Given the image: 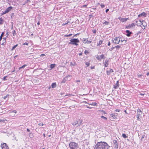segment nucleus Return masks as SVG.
<instances>
[{
    "mask_svg": "<svg viewBox=\"0 0 149 149\" xmlns=\"http://www.w3.org/2000/svg\"><path fill=\"white\" fill-rule=\"evenodd\" d=\"M109 146L105 142L101 141L98 142L95 145L94 149H108Z\"/></svg>",
    "mask_w": 149,
    "mask_h": 149,
    "instance_id": "1",
    "label": "nucleus"
},
{
    "mask_svg": "<svg viewBox=\"0 0 149 149\" xmlns=\"http://www.w3.org/2000/svg\"><path fill=\"white\" fill-rule=\"evenodd\" d=\"M69 146L70 149H77L78 148V143L74 142H70L69 144Z\"/></svg>",
    "mask_w": 149,
    "mask_h": 149,
    "instance_id": "2",
    "label": "nucleus"
},
{
    "mask_svg": "<svg viewBox=\"0 0 149 149\" xmlns=\"http://www.w3.org/2000/svg\"><path fill=\"white\" fill-rule=\"evenodd\" d=\"M70 42L69 43V44H71L73 45H75L76 46L78 45V44L77 43H79V40L77 39L72 38L70 40Z\"/></svg>",
    "mask_w": 149,
    "mask_h": 149,
    "instance_id": "3",
    "label": "nucleus"
},
{
    "mask_svg": "<svg viewBox=\"0 0 149 149\" xmlns=\"http://www.w3.org/2000/svg\"><path fill=\"white\" fill-rule=\"evenodd\" d=\"M120 41V38L119 37H116L112 39V41L115 44H118Z\"/></svg>",
    "mask_w": 149,
    "mask_h": 149,
    "instance_id": "4",
    "label": "nucleus"
},
{
    "mask_svg": "<svg viewBox=\"0 0 149 149\" xmlns=\"http://www.w3.org/2000/svg\"><path fill=\"white\" fill-rule=\"evenodd\" d=\"M112 145L114 146L115 148L117 149L118 148V143L117 141L116 140H114L113 141Z\"/></svg>",
    "mask_w": 149,
    "mask_h": 149,
    "instance_id": "5",
    "label": "nucleus"
},
{
    "mask_svg": "<svg viewBox=\"0 0 149 149\" xmlns=\"http://www.w3.org/2000/svg\"><path fill=\"white\" fill-rule=\"evenodd\" d=\"M140 26L143 29H145L146 26H147V24L145 21H141V23Z\"/></svg>",
    "mask_w": 149,
    "mask_h": 149,
    "instance_id": "6",
    "label": "nucleus"
},
{
    "mask_svg": "<svg viewBox=\"0 0 149 149\" xmlns=\"http://www.w3.org/2000/svg\"><path fill=\"white\" fill-rule=\"evenodd\" d=\"M17 113V111L15 110H13L10 111L9 112L10 116L11 117H14L15 116V114L14 113Z\"/></svg>",
    "mask_w": 149,
    "mask_h": 149,
    "instance_id": "7",
    "label": "nucleus"
},
{
    "mask_svg": "<svg viewBox=\"0 0 149 149\" xmlns=\"http://www.w3.org/2000/svg\"><path fill=\"white\" fill-rule=\"evenodd\" d=\"M2 149H9V148L6 143H3L1 145Z\"/></svg>",
    "mask_w": 149,
    "mask_h": 149,
    "instance_id": "8",
    "label": "nucleus"
},
{
    "mask_svg": "<svg viewBox=\"0 0 149 149\" xmlns=\"http://www.w3.org/2000/svg\"><path fill=\"white\" fill-rule=\"evenodd\" d=\"M135 25L134 23H132L130 24L129 25L127 26H126V28L127 29H130L132 28H134V27Z\"/></svg>",
    "mask_w": 149,
    "mask_h": 149,
    "instance_id": "9",
    "label": "nucleus"
},
{
    "mask_svg": "<svg viewBox=\"0 0 149 149\" xmlns=\"http://www.w3.org/2000/svg\"><path fill=\"white\" fill-rule=\"evenodd\" d=\"M119 20H120L122 22H125L128 19V18H122L121 17H120L118 18Z\"/></svg>",
    "mask_w": 149,
    "mask_h": 149,
    "instance_id": "10",
    "label": "nucleus"
},
{
    "mask_svg": "<svg viewBox=\"0 0 149 149\" xmlns=\"http://www.w3.org/2000/svg\"><path fill=\"white\" fill-rule=\"evenodd\" d=\"M113 70L112 69H110L109 70H107L106 72L107 73V75H110V74L113 72Z\"/></svg>",
    "mask_w": 149,
    "mask_h": 149,
    "instance_id": "11",
    "label": "nucleus"
},
{
    "mask_svg": "<svg viewBox=\"0 0 149 149\" xmlns=\"http://www.w3.org/2000/svg\"><path fill=\"white\" fill-rule=\"evenodd\" d=\"M119 83L118 81H117L116 83L113 86L114 88L115 89H117L119 87Z\"/></svg>",
    "mask_w": 149,
    "mask_h": 149,
    "instance_id": "12",
    "label": "nucleus"
},
{
    "mask_svg": "<svg viewBox=\"0 0 149 149\" xmlns=\"http://www.w3.org/2000/svg\"><path fill=\"white\" fill-rule=\"evenodd\" d=\"M13 8L12 6H10L7 8L6 10L5 11L6 13H8Z\"/></svg>",
    "mask_w": 149,
    "mask_h": 149,
    "instance_id": "13",
    "label": "nucleus"
},
{
    "mask_svg": "<svg viewBox=\"0 0 149 149\" xmlns=\"http://www.w3.org/2000/svg\"><path fill=\"white\" fill-rule=\"evenodd\" d=\"M142 113V112L141 111L140 109H137V115L138 116H140Z\"/></svg>",
    "mask_w": 149,
    "mask_h": 149,
    "instance_id": "14",
    "label": "nucleus"
},
{
    "mask_svg": "<svg viewBox=\"0 0 149 149\" xmlns=\"http://www.w3.org/2000/svg\"><path fill=\"white\" fill-rule=\"evenodd\" d=\"M126 32L127 33L126 35L128 37L130 36L131 34H132V32H130L128 30H126Z\"/></svg>",
    "mask_w": 149,
    "mask_h": 149,
    "instance_id": "15",
    "label": "nucleus"
},
{
    "mask_svg": "<svg viewBox=\"0 0 149 149\" xmlns=\"http://www.w3.org/2000/svg\"><path fill=\"white\" fill-rule=\"evenodd\" d=\"M104 66L105 67H106L108 66V60H105L104 62Z\"/></svg>",
    "mask_w": 149,
    "mask_h": 149,
    "instance_id": "16",
    "label": "nucleus"
},
{
    "mask_svg": "<svg viewBox=\"0 0 149 149\" xmlns=\"http://www.w3.org/2000/svg\"><path fill=\"white\" fill-rule=\"evenodd\" d=\"M135 22L137 25H140V24L141 23V21L140 20H136L135 21Z\"/></svg>",
    "mask_w": 149,
    "mask_h": 149,
    "instance_id": "17",
    "label": "nucleus"
},
{
    "mask_svg": "<svg viewBox=\"0 0 149 149\" xmlns=\"http://www.w3.org/2000/svg\"><path fill=\"white\" fill-rule=\"evenodd\" d=\"M83 42L85 44H86L88 42V40L87 39L85 38H83L82 40Z\"/></svg>",
    "mask_w": 149,
    "mask_h": 149,
    "instance_id": "18",
    "label": "nucleus"
},
{
    "mask_svg": "<svg viewBox=\"0 0 149 149\" xmlns=\"http://www.w3.org/2000/svg\"><path fill=\"white\" fill-rule=\"evenodd\" d=\"M104 57V55L103 54H102L100 55V56H98L97 57V58L98 60H100L102 58H103Z\"/></svg>",
    "mask_w": 149,
    "mask_h": 149,
    "instance_id": "19",
    "label": "nucleus"
},
{
    "mask_svg": "<svg viewBox=\"0 0 149 149\" xmlns=\"http://www.w3.org/2000/svg\"><path fill=\"white\" fill-rule=\"evenodd\" d=\"M146 14L144 12H143L142 13H141L140 14H139L138 15V17H140L142 16H146Z\"/></svg>",
    "mask_w": 149,
    "mask_h": 149,
    "instance_id": "20",
    "label": "nucleus"
},
{
    "mask_svg": "<svg viewBox=\"0 0 149 149\" xmlns=\"http://www.w3.org/2000/svg\"><path fill=\"white\" fill-rule=\"evenodd\" d=\"M78 125H80L82 123V122H83V120L82 119H79V120L78 121Z\"/></svg>",
    "mask_w": 149,
    "mask_h": 149,
    "instance_id": "21",
    "label": "nucleus"
},
{
    "mask_svg": "<svg viewBox=\"0 0 149 149\" xmlns=\"http://www.w3.org/2000/svg\"><path fill=\"white\" fill-rule=\"evenodd\" d=\"M56 86V83H52V88H54Z\"/></svg>",
    "mask_w": 149,
    "mask_h": 149,
    "instance_id": "22",
    "label": "nucleus"
},
{
    "mask_svg": "<svg viewBox=\"0 0 149 149\" xmlns=\"http://www.w3.org/2000/svg\"><path fill=\"white\" fill-rule=\"evenodd\" d=\"M109 24V22H107V21H105L103 23V24L104 25H108V24Z\"/></svg>",
    "mask_w": 149,
    "mask_h": 149,
    "instance_id": "23",
    "label": "nucleus"
},
{
    "mask_svg": "<svg viewBox=\"0 0 149 149\" xmlns=\"http://www.w3.org/2000/svg\"><path fill=\"white\" fill-rule=\"evenodd\" d=\"M77 124L78 125V121H75L72 123V125L74 126H76Z\"/></svg>",
    "mask_w": 149,
    "mask_h": 149,
    "instance_id": "24",
    "label": "nucleus"
},
{
    "mask_svg": "<svg viewBox=\"0 0 149 149\" xmlns=\"http://www.w3.org/2000/svg\"><path fill=\"white\" fill-rule=\"evenodd\" d=\"M102 40H100L99 41L98 43L97 44V46H100V45H101L102 44Z\"/></svg>",
    "mask_w": 149,
    "mask_h": 149,
    "instance_id": "25",
    "label": "nucleus"
},
{
    "mask_svg": "<svg viewBox=\"0 0 149 149\" xmlns=\"http://www.w3.org/2000/svg\"><path fill=\"white\" fill-rule=\"evenodd\" d=\"M27 65L26 64L24 65L23 66H22V67H20L19 68V69L20 70L21 68H25L26 66H27Z\"/></svg>",
    "mask_w": 149,
    "mask_h": 149,
    "instance_id": "26",
    "label": "nucleus"
},
{
    "mask_svg": "<svg viewBox=\"0 0 149 149\" xmlns=\"http://www.w3.org/2000/svg\"><path fill=\"white\" fill-rule=\"evenodd\" d=\"M55 64H51L50 65V68L52 69L55 67Z\"/></svg>",
    "mask_w": 149,
    "mask_h": 149,
    "instance_id": "27",
    "label": "nucleus"
},
{
    "mask_svg": "<svg viewBox=\"0 0 149 149\" xmlns=\"http://www.w3.org/2000/svg\"><path fill=\"white\" fill-rule=\"evenodd\" d=\"M4 33L2 32L1 35V36H0V40L1 41L2 39V37L4 35Z\"/></svg>",
    "mask_w": 149,
    "mask_h": 149,
    "instance_id": "28",
    "label": "nucleus"
},
{
    "mask_svg": "<svg viewBox=\"0 0 149 149\" xmlns=\"http://www.w3.org/2000/svg\"><path fill=\"white\" fill-rule=\"evenodd\" d=\"M29 136L31 138H32L33 137V134L31 132L29 134Z\"/></svg>",
    "mask_w": 149,
    "mask_h": 149,
    "instance_id": "29",
    "label": "nucleus"
},
{
    "mask_svg": "<svg viewBox=\"0 0 149 149\" xmlns=\"http://www.w3.org/2000/svg\"><path fill=\"white\" fill-rule=\"evenodd\" d=\"M122 136L124 138H126L127 137V136H126V134H122Z\"/></svg>",
    "mask_w": 149,
    "mask_h": 149,
    "instance_id": "30",
    "label": "nucleus"
},
{
    "mask_svg": "<svg viewBox=\"0 0 149 149\" xmlns=\"http://www.w3.org/2000/svg\"><path fill=\"white\" fill-rule=\"evenodd\" d=\"M17 45H14L12 47V49H11V50H13L17 46Z\"/></svg>",
    "mask_w": 149,
    "mask_h": 149,
    "instance_id": "31",
    "label": "nucleus"
},
{
    "mask_svg": "<svg viewBox=\"0 0 149 149\" xmlns=\"http://www.w3.org/2000/svg\"><path fill=\"white\" fill-rule=\"evenodd\" d=\"M101 118H103V119L104 120H106H106H107V118L106 117H104V116H101Z\"/></svg>",
    "mask_w": 149,
    "mask_h": 149,
    "instance_id": "32",
    "label": "nucleus"
},
{
    "mask_svg": "<svg viewBox=\"0 0 149 149\" xmlns=\"http://www.w3.org/2000/svg\"><path fill=\"white\" fill-rule=\"evenodd\" d=\"M3 23V19L2 18H0V24H2Z\"/></svg>",
    "mask_w": 149,
    "mask_h": 149,
    "instance_id": "33",
    "label": "nucleus"
},
{
    "mask_svg": "<svg viewBox=\"0 0 149 149\" xmlns=\"http://www.w3.org/2000/svg\"><path fill=\"white\" fill-rule=\"evenodd\" d=\"M5 121H7V120L5 119H3V120H0V122H3V123H4Z\"/></svg>",
    "mask_w": 149,
    "mask_h": 149,
    "instance_id": "34",
    "label": "nucleus"
},
{
    "mask_svg": "<svg viewBox=\"0 0 149 149\" xmlns=\"http://www.w3.org/2000/svg\"><path fill=\"white\" fill-rule=\"evenodd\" d=\"M115 47L117 49H119L120 48V46L119 45H117V46H115Z\"/></svg>",
    "mask_w": 149,
    "mask_h": 149,
    "instance_id": "35",
    "label": "nucleus"
},
{
    "mask_svg": "<svg viewBox=\"0 0 149 149\" xmlns=\"http://www.w3.org/2000/svg\"><path fill=\"white\" fill-rule=\"evenodd\" d=\"M66 80L65 79H64L61 82V83H65L66 81Z\"/></svg>",
    "mask_w": 149,
    "mask_h": 149,
    "instance_id": "36",
    "label": "nucleus"
},
{
    "mask_svg": "<svg viewBox=\"0 0 149 149\" xmlns=\"http://www.w3.org/2000/svg\"><path fill=\"white\" fill-rule=\"evenodd\" d=\"M85 64L87 66H88L90 65V63L89 62H86V63Z\"/></svg>",
    "mask_w": 149,
    "mask_h": 149,
    "instance_id": "37",
    "label": "nucleus"
},
{
    "mask_svg": "<svg viewBox=\"0 0 149 149\" xmlns=\"http://www.w3.org/2000/svg\"><path fill=\"white\" fill-rule=\"evenodd\" d=\"M72 34H70L69 35H65V37H69V36H72Z\"/></svg>",
    "mask_w": 149,
    "mask_h": 149,
    "instance_id": "38",
    "label": "nucleus"
},
{
    "mask_svg": "<svg viewBox=\"0 0 149 149\" xmlns=\"http://www.w3.org/2000/svg\"><path fill=\"white\" fill-rule=\"evenodd\" d=\"M84 53L86 55L89 53V52L87 50H86L84 52Z\"/></svg>",
    "mask_w": 149,
    "mask_h": 149,
    "instance_id": "39",
    "label": "nucleus"
},
{
    "mask_svg": "<svg viewBox=\"0 0 149 149\" xmlns=\"http://www.w3.org/2000/svg\"><path fill=\"white\" fill-rule=\"evenodd\" d=\"M9 96V95L8 94H7L6 96L3 97V98L4 99H5Z\"/></svg>",
    "mask_w": 149,
    "mask_h": 149,
    "instance_id": "40",
    "label": "nucleus"
},
{
    "mask_svg": "<svg viewBox=\"0 0 149 149\" xmlns=\"http://www.w3.org/2000/svg\"><path fill=\"white\" fill-rule=\"evenodd\" d=\"M137 120H140V118H139V116H138L137 115Z\"/></svg>",
    "mask_w": 149,
    "mask_h": 149,
    "instance_id": "41",
    "label": "nucleus"
},
{
    "mask_svg": "<svg viewBox=\"0 0 149 149\" xmlns=\"http://www.w3.org/2000/svg\"><path fill=\"white\" fill-rule=\"evenodd\" d=\"M23 45H28V43H27V42H25L23 44Z\"/></svg>",
    "mask_w": 149,
    "mask_h": 149,
    "instance_id": "42",
    "label": "nucleus"
},
{
    "mask_svg": "<svg viewBox=\"0 0 149 149\" xmlns=\"http://www.w3.org/2000/svg\"><path fill=\"white\" fill-rule=\"evenodd\" d=\"M101 6L102 8H104L105 7L104 5L102 4L101 5Z\"/></svg>",
    "mask_w": 149,
    "mask_h": 149,
    "instance_id": "43",
    "label": "nucleus"
},
{
    "mask_svg": "<svg viewBox=\"0 0 149 149\" xmlns=\"http://www.w3.org/2000/svg\"><path fill=\"white\" fill-rule=\"evenodd\" d=\"M145 136V135H143L142 136V137H141V140H142L144 138Z\"/></svg>",
    "mask_w": 149,
    "mask_h": 149,
    "instance_id": "44",
    "label": "nucleus"
},
{
    "mask_svg": "<svg viewBox=\"0 0 149 149\" xmlns=\"http://www.w3.org/2000/svg\"><path fill=\"white\" fill-rule=\"evenodd\" d=\"M92 32L94 33H96V30H93Z\"/></svg>",
    "mask_w": 149,
    "mask_h": 149,
    "instance_id": "45",
    "label": "nucleus"
},
{
    "mask_svg": "<svg viewBox=\"0 0 149 149\" xmlns=\"http://www.w3.org/2000/svg\"><path fill=\"white\" fill-rule=\"evenodd\" d=\"M6 12L5 11H4V12H3L1 14V15H3L5 14H6Z\"/></svg>",
    "mask_w": 149,
    "mask_h": 149,
    "instance_id": "46",
    "label": "nucleus"
},
{
    "mask_svg": "<svg viewBox=\"0 0 149 149\" xmlns=\"http://www.w3.org/2000/svg\"><path fill=\"white\" fill-rule=\"evenodd\" d=\"M38 125L40 126H42L44 125L43 123H39Z\"/></svg>",
    "mask_w": 149,
    "mask_h": 149,
    "instance_id": "47",
    "label": "nucleus"
},
{
    "mask_svg": "<svg viewBox=\"0 0 149 149\" xmlns=\"http://www.w3.org/2000/svg\"><path fill=\"white\" fill-rule=\"evenodd\" d=\"M91 42H92V41H88V42H87V43L88 44H89L91 43Z\"/></svg>",
    "mask_w": 149,
    "mask_h": 149,
    "instance_id": "48",
    "label": "nucleus"
},
{
    "mask_svg": "<svg viewBox=\"0 0 149 149\" xmlns=\"http://www.w3.org/2000/svg\"><path fill=\"white\" fill-rule=\"evenodd\" d=\"M15 33H16V31H15V30L14 31L13 33L14 36H15L14 34Z\"/></svg>",
    "mask_w": 149,
    "mask_h": 149,
    "instance_id": "49",
    "label": "nucleus"
},
{
    "mask_svg": "<svg viewBox=\"0 0 149 149\" xmlns=\"http://www.w3.org/2000/svg\"><path fill=\"white\" fill-rule=\"evenodd\" d=\"M68 22H67V23H63V24H62V25L63 26H64V25H66V24H68Z\"/></svg>",
    "mask_w": 149,
    "mask_h": 149,
    "instance_id": "50",
    "label": "nucleus"
},
{
    "mask_svg": "<svg viewBox=\"0 0 149 149\" xmlns=\"http://www.w3.org/2000/svg\"><path fill=\"white\" fill-rule=\"evenodd\" d=\"M5 42H6L4 40V42H3V43L1 44V45H5L4 43H5Z\"/></svg>",
    "mask_w": 149,
    "mask_h": 149,
    "instance_id": "51",
    "label": "nucleus"
},
{
    "mask_svg": "<svg viewBox=\"0 0 149 149\" xmlns=\"http://www.w3.org/2000/svg\"><path fill=\"white\" fill-rule=\"evenodd\" d=\"M6 76L4 77L3 78V80H6Z\"/></svg>",
    "mask_w": 149,
    "mask_h": 149,
    "instance_id": "52",
    "label": "nucleus"
},
{
    "mask_svg": "<svg viewBox=\"0 0 149 149\" xmlns=\"http://www.w3.org/2000/svg\"><path fill=\"white\" fill-rule=\"evenodd\" d=\"M96 103H93V104H90L91 105H93V106H95L96 105Z\"/></svg>",
    "mask_w": 149,
    "mask_h": 149,
    "instance_id": "53",
    "label": "nucleus"
},
{
    "mask_svg": "<svg viewBox=\"0 0 149 149\" xmlns=\"http://www.w3.org/2000/svg\"><path fill=\"white\" fill-rule=\"evenodd\" d=\"M109 9H107L106 10V13H107L109 11Z\"/></svg>",
    "mask_w": 149,
    "mask_h": 149,
    "instance_id": "54",
    "label": "nucleus"
},
{
    "mask_svg": "<svg viewBox=\"0 0 149 149\" xmlns=\"http://www.w3.org/2000/svg\"><path fill=\"white\" fill-rule=\"evenodd\" d=\"M102 112L103 113H104V114H106V112H105L104 111H103V110H102Z\"/></svg>",
    "mask_w": 149,
    "mask_h": 149,
    "instance_id": "55",
    "label": "nucleus"
},
{
    "mask_svg": "<svg viewBox=\"0 0 149 149\" xmlns=\"http://www.w3.org/2000/svg\"><path fill=\"white\" fill-rule=\"evenodd\" d=\"M115 48V47H112V48H111V50H113V49H114V48Z\"/></svg>",
    "mask_w": 149,
    "mask_h": 149,
    "instance_id": "56",
    "label": "nucleus"
},
{
    "mask_svg": "<svg viewBox=\"0 0 149 149\" xmlns=\"http://www.w3.org/2000/svg\"><path fill=\"white\" fill-rule=\"evenodd\" d=\"M140 95H146V94H142L141 93H140Z\"/></svg>",
    "mask_w": 149,
    "mask_h": 149,
    "instance_id": "57",
    "label": "nucleus"
},
{
    "mask_svg": "<svg viewBox=\"0 0 149 149\" xmlns=\"http://www.w3.org/2000/svg\"><path fill=\"white\" fill-rule=\"evenodd\" d=\"M87 5H83L82 7H86Z\"/></svg>",
    "mask_w": 149,
    "mask_h": 149,
    "instance_id": "58",
    "label": "nucleus"
},
{
    "mask_svg": "<svg viewBox=\"0 0 149 149\" xmlns=\"http://www.w3.org/2000/svg\"><path fill=\"white\" fill-rule=\"evenodd\" d=\"M27 132H30V130L28 128L27 129Z\"/></svg>",
    "mask_w": 149,
    "mask_h": 149,
    "instance_id": "59",
    "label": "nucleus"
},
{
    "mask_svg": "<svg viewBox=\"0 0 149 149\" xmlns=\"http://www.w3.org/2000/svg\"><path fill=\"white\" fill-rule=\"evenodd\" d=\"M110 45V43L109 42L108 43V46H109Z\"/></svg>",
    "mask_w": 149,
    "mask_h": 149,
    "instance_id": "60",
    "label": "nucleus"
},
{
    "mask_svg": "<svg viewBox=\"0 0 149 149\" xmlns=\"http://www.w3.org/2000/svg\"><path fill=\"white\" fill-rule=\"evenodd\" d=\"M91 69H94V66H93V67H91Z\"/></svg>",
    "mask_w": 149,
    "mask_h": 149,
    "instance_id": "61",
    "label": "nucleus"
},
{
    "mask_svg": "<svg viewBox=\"0 0 149 149\" xmlns=\"http://www.w3.org/2000/svg\"><path fill=\"white\" fill-rule=\"evenodd\" d=\"M124 41V40H123L122 39H120V41H121L122 42Z\"/></svg>",
    "mask_w": 149,
    "mask_h": 149,
    "instance_id": "62",
    "label": "nucleus"
},
{
    "mask_svg": "<svg viewBox=\"0 0 149 149\" xmlns=\"http://www.w3.org/2000/svg\"><path fill=\"white\" fill-rule=\"evenodd\" d=\"M3 40H4V41L5 40L6 41V38H3Z\"/></svg>",
    "mask_w": 149,
    "mask_h": 149,
    "instance_id": "63",
    "label": "nucleus"
},
{
    "mask_svg": "<svg viewBox=\"0 0 149 149\" xmlns=\"http://www.w3.org/2000/svg\"><path fill=\"white\" fill-rule=\"evenodd\" d=\"M82 53H79V56L81 55H82Z\"/></svg>",
    "mask_w": 149,
    "mask_h": 149,
    "instance_id": "64",
    "label": "nucleus"
}]
</instances>
